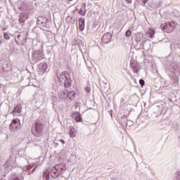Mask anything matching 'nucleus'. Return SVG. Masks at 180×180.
I'll use <instances>...</instances> for the list:
<instances>
[{
    "instance_id": "obj_1",
    "label": "nucleus",
    "mask_w": 180,
    "mask_h": 180,
    "mask_svg": "<svg viewBox=\"0 0 180 180\" xmlns=\"http://www.w3.org/2000/svg\"><path fill=\"white\" fill-rule=\"evenodd\" d=\"M58 80L61 85H64L65 88H70L71 86V77L68 72H63L58 77Z\"/></svg>"
},
{
    "instance_id": "obj_2",
    "label": "nucleus",
    "mask_w": 180,
    "mask_h": 180,
    "mask_svg": "<svg viewBox=\"0 0 180 180\" xmlns=\"http://www.w3.org/2000/svg\"><path fill=\"white\" fill-rule=\"evenodd\" d=\"M60 172H58L56 168L53 167L50 172H45L43 174V179L44 180H50V176L53 178V179H56V178H58L60 176Z\"/></svg>"
},
{
    "instance_id": "obj_3",
    "label": "nucleus",
    "mask_w": 180,
    "mask_h": 180,
    "mask_svg": "<svg viewBox=\"0 0 180 180\" xmlns=\"http://www.w3.org/2000/svg\"><path fill=\"white\" fill-rule=\"evenodd\" d=\"M43 58H44L43 50L34 51L32 53V60L34 63H39V61H41Z\"/></svg>"
},
{
    "instance_id": "obj_4",
    "label": "nucleus",
    "mask_w": 180,
    "mask_h": 180,
    "mask_svg": "<svg viewBox=\"0 0 180 180\" xmlns=\"http://www.w3.org/2000/svg\"><path fill=\"white\" fill-rule=\"evenodd\" d=\"M44 129V125L41 123L37 122L35 124V130H32V134L33 136H35V137H40L41 136V134H43V130Z\"/></svg>"
},
{
    "instance_id": "obj_5",
    "label": "nucleus",
    "mask_w": 180,
    "mask_h": 180,
    "mask_svg": "<svg viewBox=\"0 0 180 180\" xmlns=\"http://www.w3.org/2000/svg\"><path fill=\"white\" fill-rule=\"evenodd\" d=\"M162 30L166 32V33H172V31L175 29V22H166L160 25Z\"/></svg>"
},
{
    "instance_id": "obj_6",
    "label": "nucleus",
    "mask_w": 180,
    "mask_h": 180,
    "mask_svg": "<svg viewBox=\"0 0 180 180\" xmlns=\"http://www.w3.org/2000/svg\"><path fill=\"white\" fill-rule=\"evenodd\" d=\"M9 129H13V130H15V129H17V130H19L22 129V124H20V120L14 119L12 120Z\"/></svg>"
},
{
    "instance_id": "obj_7",
    "label": "nucleus",
    "mask_w": 180,
    "mask_h": 180,
    "mask_svg": "<svg viewBox=\"0 0 180 180\" xmlns=\"http://www.w3.org/2000/svg\"><path fill=\"white\" fill-rule=\"evenodd\" d=\"M112 40V34L110 32L105 33L101 37V41L104 44H108V43H110Z\"/></svg>"
},
{
    "instance_id": "obj_8",
    "label": "nucleus",
    "mask_w": 180,
    "mask_h": 180,
    "mask_svg": "<svg viewBox=\"0 0 180 180\" xmlns=\"http://www.w3.org/2000/svg\"><path fill=\"white\" fill-rule=\"evenodd\" d=\"M33 167H34V165H30L28 166H25L23 168V171H28V175H32V174H33L34 171H36V169L37 168V166H35L34 168ZM32 168L33 169L32 170L30 171Z\"/></svg>"
},
{
    "instance_id": "obj_9",
    "label": "nucleus",
    "mask_w": 180,
    "mask_h": 180,
    "mask_svg": "<svg viewBox=\"0 0 180 180\" xmlns=\"http://www.w3.org/2000/svg\"><path fill=\"white\" fill-rule=\"evenodd\" d=\"M54 167L60 173V175H63V172H65L66 169L65 164L64 163L56 165Z\"/></svg>"
},
{
    "instance_id": "obj_10",
    "label": "nucleus",
    "mask_w": 180,
    "mask_h": 180,
    "mask_svg": "<svg viewBox=\"0 0 180 180\" xmlns=\"http://www.w3.org/2000/svg\"><path fill=\"white\" fill-rule=\"evenodd\" d=\"M27 18H29L27 16V14L22 13L20 14L18 21L20 22V23H25V22H26V20L27 19Z\"/></svg>"
},
{
    "instance_id": "obj_11",
    "label": "nucleus",
    "mask_w": 180,
    "mask_h": 180,
    "mask_svg": "<svg viewBox=\"0 0 180 180\" xmlns=\"http://www.w3.org/2000/svg\"><path fill=\"white\" fill-rule=\"evenodd\" d=\"M85 29V19L79 18V30L82 32Z\"/></svg>"
},
{
    "instance_id": "obj_12",
    "label": "nucleus",
    "mask_w": 180,
    "mask_h": 180,
    "mask_svg": "<svg viewBox=\"0 0 180 180\" xmlns=\"http://www.w3.org/2000/svg\"><path fill=\"white\" fill-rule=\"evenodd\" d=\"M68 91H67L66 89L65 90H60L59 92V98H60V99H67L68 98Z\"/></svg>"
},
{
    "instance_id": "obj_13",
    "label": "nucleus",
    "mask_w": 180,
    "mask_h": 180,
    "mask_svg": "<svg viewBox=\"0 0 180 180\" xmlns=\"http://www.w3.org/2000/svg\"><path fill=\"white\" fill-rule=\"evenodd\" d=\"M24 6L25 7H23V11H30L33 8V6L32 5V4L27 1L24 2Z\"/></svg>"
},
{
    "instance_id": "obj_14",
    "label": "nucleus",
    "mask_w": 180,
    "mask_h": 180,
    "mask_svg": "<svg viewBox=\"0 0 180 180\" xmlns=\"http://www.w3.org/2000/svg\"><path fill=\"white\" fill-rule=\"evenodd\" d=\"M46 22H49V19L47 18L41 16L38 18L37 25H41V23H46Z\"/></svg>"
},
{
    "instance_id": "obj_15",
    "label": "nucleus",
    "mask_w": 180,
    "mask_h": 180,
    "mask_svg": "<svg viewBox=\"0 0 180 180\" xmlns=\"http://www.w3.org/2000/svg\"><path fill=\"white\" fill-rule=\"evenodd\" d=\"M75 91H68V98L70 100V101H74V99H75Z\"/></svg>"
},
{
    "instance_id": "obj_16",
    "label": "nucleus",
    "mask_w": 180,
    "mask_h": 180,
    "mask_svg": "<svg viewBox=\"0 0 180 180\" xmlns=\"http://www.w3.org/2000/svg\"><path fill=\"white\" fill-rule=\"evenodd\" d=\"M84 8H80L79 11V14H80L82 16H85V14L86 13V4L84 3L83 4Z\"/></svg>"
},
{
    "instance_id": "obj_17",
    "label": "nucleus",
    "mask_w": 180,
    "mask_h": 180,
    "mask_svg": "<svg viewBox=\"0 0 180 180\" xmlns=\"http://www.w3.org/2000/svg\"><path fill=\"white\" fill-rule=\"evenodd\" d=\"M69 134H70V136L72 138L75 137V136H77V130H75L74 127H70Z\"/></svg>"
},
{
    "instance_id": "obj_18",
    "label": "nucleus",
    "mask_w": 180,
    "mask_h": 180,
    "mask_svg": "<svg viewBox=\"0 0 180 180\" xmlns=\"http://www.w3.org/2000/svg\"><path fill=\"white\" fill-rule=\"evenodd\" d=\"M75 120H76L77 123L82 122V117L81 116V114H79V112H76L75 113Z\"/></svg>"
},
{
    "instance_id": "obj_19",
    "label": "nucleus",
    "mask_w": 180,
    "mask_h": 180,
    "mask_svg": "<svg viewBox=\"0 0 180 180\" xmlns=\"http://www.w3.org/2000/svg\"><path fill=\"white\" fill-rule=\"evenodd\" d=\"M21 112L22 106L20 105H16L13 110V113H20Z\"/></svg>"
},
{
    "instance_id": "obj_20",
    "label": "nucleus",
    "mask_w": 180,
    "mask_h": 180,
    "mask_svg": "<svg viewBox=\"0 0 180 180\" xmlns=\"http://www.w3.org/2000/svg\"><path fill=\"white\" fill-rule=\"evenodd\" d=\"M131 68L134 70V72L136 74H139V71H140V68L136 65V64H131Z\"/></svg>"
},
{
    "instance_id": "obj_21",
    "label": "nucleus",
    "mask_w": 180,
    "mask_h": 180,
    "mask_svg": "<svg viewBox=\"0 0 180 180\" xmlns=\"http://www.w3.org/2000/svg\"><path fill=\"white\" fill-rule=\"evenodd\" d=\"M148 33L150 34V39H153V37H154V34H155V30H153V29H150L148 30Z\"/></svg>"
},
{
    "instance_id": "obj_22",
    "label": "nucleus",
    "mask_w": 180,
    "mask_h": 180,
    "mask_svg": "<svg viewBox=\"0 0 180 180\" xmlns=\"http://www.w3.org/2000/svg\"><path fill=\"white\" fill-rule=\"evenodd\" d=\"M135 41H136V43H140V41H141V37L140 36V34L136 35Z\"/></svg>"
},
{
    "instance_id": "obj_23",
    "label": "nucleus",
    "mask_w": 180,
    "mask_h": 180,
    "mask_svg": "<svg viewBox=\"0 0 180 180\" xmlns=\"http://www.w3.org/2000/svg\"><path fill=\"white\" fill-rule=\"evenodd\" d=\"M125 36L127 37H130L131 36V30H128L125 33Z\"/></svg>"
},
{
    "instance_id": "obj_24",
    "label": "nucleus",
    "mask_w": 180,
    "mask_h": 180,
    "mask_svg": "<svg viewBox=\"0 0 180 180\" xmlns=\"http://www.w3.org/2000/svg\"><path fill=\"white\" fill-rule=\"evenodd\" d=\"M8 180H23V179H20L17 176H13L11 178H10Z\"/></svg>"
},
{
    "instance_id": "obj_25",
    "label": "nucleus",
    "mask_w": 180,
    "mask_h": 180,
    "mask_svg": "<svg viewBox=\"0 0 180 180\" xmlns=\"http://www.w3.org/2000/svg\"><path fill=\"white\" fill-rule=\"evenodd\" d=\"M4 39H6V40H9V39L11 38V36H9L6 32L4 33Z\"/></svg>"
},
{
    "instance_id": "obj_26",
    "label": "nucleus",
    "mask_w": 180,
    "mask_h": 180,
    "mask_svg": "<svg viewBox=\"0 0 180 180\" xmlns=\"http://www.w3.org/2000/svg\"><path fill=\"white\" fill-rule=\"evenodd\" d=\"M139 84H140V85H141V86H144V84H146V82L144 81V79H141L139 80Z\"/></svg>"
},
{
    "instance_id": "obj_27",
    "label": "nucleus",
    "mask_w": 180,
    "mask_h": 180,
    "mask_svg": "<svg viewBox=\"0 0 180 180\" xmlns=\"http://www.w3.org/2000/svg\"><path fill=\"white\" fill-rule=\"evenodd\" d=\"M41 68H42V70H44V71H46V70H47V65H46V63H43L42 65H41Z\"/></svg>"
},
{
    "instance_id": "obj_28",
    "label": "nucleus",
    "mask_w": 180,
    "mask_h": 180,
    "mask_svg": "<svg viewBox=\"0 0 180 180\" xmlns=\"http://www.w3.org/2000/svg\"><path fill=\"white\" fill-rule=\"evenodd\" d=\"M84 91L86 94H89V92H91V87H85Z\"/></svg>"
},
{
    "instance_id": "obj_29",
    "label": "nucleus",
    "mask_w": 180,
    "mask_h": 180,
    "mask_svg": "<svg viewBox=\"0 0 180 180\" xmlns=\"http://www.w3.org/2000/svg\"><path fill=\"white\" fill-rule=\"evenodd\" d=\"M20 37H22V34H19L17 36V38L15 39V43H18V39H18V40H19V39H20Z\"/></svg>"
},
{
    "instance_id": "obj_30",
    "label": "nucleus",
    "mask_w": 180,
    "mask_h": 180,
    "mask_svg": "<svg viewBox=\"0 0 180 180\" xmlns=\"http://www.w3.org/2000/svg\"><path fill=\"white\" fill-rule=\"evenodd\" d=\"M42 27H44L45 29H47V22H45V23H41Z\"/></svg>"
},
{
    "instance_id": "obj_31",
    "label": "nucleus",
    "mask_w": 180,
    "mask_h": 180,
    "mask_svg": "<svg viewBox=\"0 0 180 180\" xmlns=\"http://www.w3.org/2000/svg\"><path fill=\"white\" fill-rule=\"evenodd\" d=\"M142 2L144 6H146V4H147V2H148V0H142Z\"/></svg>"
},
{
    "instance_id": "obj_32",
    "label": "nucleus",
    "mask_w": 180,
    "mask_h": 180,
    "mask_svg": "<svg viewBox=\"0 0 180 180\" xmlns=\"http://www.w3.org/2000/svg\"><path fill=\"white\" fill-rule=\"evenodd\" d=\"M59 141H60V143H62V144H65V141L60 139L59 140Z\"/></svg>"
},
{
    "instance_id": "obj_33",
    "label": "nucleus",
    "mask_w": 180,
    "mask_h": 180,
    "mask_svg": "<svg viewBox=\"0 0 180 180\" xmlns=\"http://www.w3.org/2000/svg\"><path fill=\"white\" fill-rule=\"evenodd\" d=\"M3 70H4V71L5 72V71H8L9 70V68H3Z\"/></svg>"
},
{
    "instance_id": "obj_34",
    "label": "nucleus",
    "mask_w": 180,
    "mask_h": 180,
    "mask_svg": "<svg viewBox=\"0 0 180 180\" xmlns=\"http://www.w3.org/2000/svg\"><path fill=\"white\" fill-rule=\"evenodd\" d=\"M176 180H180V174H178V175L176 176Z\"/></svg>"
},
{
    "instance_id": "obj_35",
    "label": "nucleus",
    "mask_w": 180,
    "mask_h": 180,
    "mask_svg": "<svg viewBox=\"0 0 180 180\" xmlns=\"http://www.w3.org/2000/svg\"><path fill=\"white\" fill-rule=\"evenodd\" d=\"M127 2V4H131V0H125Z\"/></svg>"
},
{
    "instance_id": "obj_36",
    "label": "nucleus",
    "mask_w": 180,
    "mask_h": 180,
    "mask_svg": "<svg viewBox=\"0 0 180 180\" xmlns=\"http://www.w3.org/2000/svg\"><path fill=\"white\" fill-rule=\"evenodd\" d=\"M2 44V37L0 36V45Z\"/></svg>"
},
{
    "instance_id": "obj_37",
    "label": "nucleus",
    "mask_w": 180,
    "mask_h": 180,
    "mask_svg": "<svg viewBox=\"0 0 180 180\" xmlns=\"http://www.w3.org/2000/svg\"><path fill=\"white\" fill-rule=\"evenodd\" d=\"M67 19L72 20V17L68 16V17H67Z\"/></svg>"
},
{
    "instance_id": "obj_38",
    "label": "nucleus",
    "mask_w": 180,
    "mask_h": 180,
    "mask_svg": "<svg viewBox=\"0 0 180 180\" xmlns=\"http://www.w3.org/2000/svg\"><path fill=\"white\" fill-rule=\"evenodd\" d=\"M110 116H112V113H110Z\"/></svg>"
},
{
    "instance_id": "obj_39",
    "label": "nucleus",
    "mask_w": 180,
    "mask_h": 180,
    "mask_svg": "<svg viewBox=\"0 0 180 180\" xmlns=\"http://www.w3.org/2000/svg\"><path fill=\"white\" fill-rule=\"evenodd\" d=\"M69 1H72V0H69Z\"/></svg>"
}]
</instances>
